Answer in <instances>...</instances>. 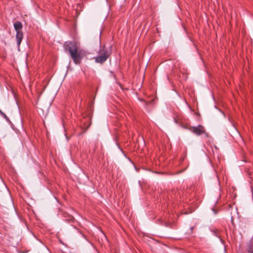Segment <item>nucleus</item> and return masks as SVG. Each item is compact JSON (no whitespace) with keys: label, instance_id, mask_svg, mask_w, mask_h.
<instances>
[{"label":"nucleus","instance_id":"obj_1","mask_svg":"<svg viewBox=\"0 0 253 253\" xmlns=\"http://www.w3.org/2000/svg\"><path fill=\"white\" fill-rule=\"evenodd\" d=\"M66 51H68L75 64L80 63L82 58L81 52L77 43L73 41H67L64 44Z\"/></svg>","mask_w":253,"mask_h":253},{"label":"nucleus","instance_id":"obj_2","mask_svg":"<svg viewBox=\"0 0 253 253\" xmlns=\"http://www.w3.org/2000/svg\"><path fill=\"white\" fill-rule=\"evenodd\" d=\"M191 131L196 135H200L205 132V129L203 126H199L197 127L193 126L191 128Z\"/></svg>","mask_w":253,"mask_h":253},{"label":"nucleus","instance_id":"obj_3","mask_svg":"<svg viewBox=\"0 0 253 253\" xmlns=\"http://www.w3.org/2000/svg\"><path fill=\"white\" fill-rule=\"evenodd\" d=\"M108 55L106 54V53L103 52L100 53V54L96 58L95 60L98 63H102L106 61Z\"/></svg>","mask_w":253,"mask_h":253},{"label":"nucleus","instance_id":"obj_4","mask_svg":"<svg viewBox=\"0 0 253 253\" xmlns=\"http://www.w3.org/2000/svg\"><path fill=\"white\" fill-rule=\"evenodd\" d=\"M23 38V33H16V39L18 47L20 44Z\"/></svg>","mask_w":253,"mask_h":253},{"label":"nucleus","instance_id":"obj_5","mask_svg":"<svg viewBox=\"0 0 253 253\" xmlns=\"http://www.w3.org/2000/svg\"><path fill=\"white\" fill-rule=\"evenodd\" d=\"M14 27L16 32H20V30L22 29V24L19 21H16L14 24Z\"/></svg>","mask_w":253,"mask_h":253},{"label":"nucleus","instance_id":"obj_6","mask_svg":"<svg viewBox=\"0 0 253 253\" xmlns=\"http://www.w3.org/2000/svg\"><path fill=\"white\" fill-rule=\"evenodd\" d=\"M249 252L251 253H253V242L251 243V245L249 247Z\"/></svg>","mask_w":253,"mask_h":253},{"label":"nucleus","instance_id":"obj_7","mask_svg":"<svg viewBox=\"0 0 253 253\" xmlns=\"http://www.w3.org/2000/svg\"><path fill=\"white\" fill-rule=\"evenodd\" d=\"M0 114L4 118H5L7 121H9V119L7 118V117L6 116V115L3 113L0 110Z\"/></svg>","mask_w":253,"mask_h":253},{"label":"nucleus","instance_id":"obj_8","mask_svg":"<svg viewBox=\"0 0 253 253\" xmlns=\"http://www.w3.org/2000/svg\"><path fill=\"white\" fill-rule=\"evenodd\" d=\"M213 211L214 212L215 214H216V212L215 211V210H213Z\"/></svg>","mask_w":253,"mask_h":253}]
</instances>
